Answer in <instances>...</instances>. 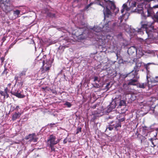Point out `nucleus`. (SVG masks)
<instances>
[{
  "mask_svg": "<svg viewBox=\"0 0 158 158\" xmlns=\"http://www.w3.org/2000/svg\"><path fill=\"white\" fill-rule=\"evenodd\" d=\"M154 23V21L152 18H151L150 17H145V19L140 22L141 28L139 29L137 31H135V32H134V34L136 35L137 33L142 32V30H146L148 29L153 27V25Z\"/></svg>",
  "mask_w": 158,
  "mask_h": 158,
  "instance_id": "1",
  "label": "nucleus"
},
{
  "mask_svg": "<svg viewBox=\"0 0 158 158\" xmlns=\"http://www.w3.org/2000/svg\"><path fill=\"white\" fill-rule=\"evenodd\" d=\"M148 35V39H146V42L148 43L149 39H154L158 36V30L157 29L154 28V26L147 29L145 30Z\"/></svg>",
  "mask_w": 158,
  "mask_h": 158,
  "instance_id": "2",
  "label": "nucleus"
},
{
  "mask_svg": "<svg viewBox=\"0 0 158 158\" xmlns=\"http://www.w3.org/2000/svg\"><path fill=\"white\" fill-rule=\"evenodd\" d=\"M114 8H112L111 5H108L105 7V8L104 10V13L105 17H109V15H111V12L110 10L113 11L114 12L115 10H116L118 11H119L118 8L117 9L116 6L114 4Z\"/></svg>",
  "mask_w": 158,
  "mask_h": 158,
  "instance_id": "3",
  "label": "nucleus"
},
{
  "mask_svg": "<svg viewBox=\"0 0 158 158\" xmlns=\"http://www.w3.org/2000/svg\"><path fill=\"white\" fill-rule=\"evenodd\" d=\"M51 64L49 60L46 61V63L44 60L43 61V65L41 69V71L43 73L50 70L51 67Z\"/></svg>",
  "mask_w": 158,
  "mask_h": 158,
  "instance_id": "4",
  "label": "nucleus"
},
{
  "mask_svg": "<svg viewBox=\"0 0 158 158\" xmlns=\"http://www.w3.org/2000/svg\"><path fill=\"white\" fill-rule=\"evenodd\" d=\"M99 5L102 7H103L104 8H105V7L108 5H111L112 8H113L115 7L114 2L110 0H107V1L106 0H102L100 2Z\"/></svg>",
  "mask_w": 158,
  "mask_h": 158,
  "instance_id": "5",
  "label": "nucleus"
},
{
  "mask_svg": "<svg viewBox=\"0 0 158 158\" xmlns=\"http://www.w3.org/2000/svg\"><path fill=\"white\" fill-rule=\"evenodd\" d=\"M38 139V138L36 136L35 133L30 134L26 136L25 137V139L26 140L29 139V141L30 142H37Z\"/></svg>",
  "mask_w": 158,
  "mask_h": 158,
  "instance_id": "6",
  "label": "nucleus"
},
{
  "mask_svg": "<svg viewBox=\"0 0 158 158\" xmlns=\"http://www.w3.org/2000/svg\"><path fill=\"white\" fill-rule=\"evenodd\" d=\"M27 70V69H24L23 70L19 73V76H17L16 75L15 76V79L16 81H21L22 79V77L23 76H26Z\"/></svg>",
  "mask_w": 158,
  "mask_h": 158,
  "instance_id": "7",
  "label": "nucleus"
},
{
  "mask_svg": "<svg viewBox=\"0 0 158 158\" xmlns=\"http://www.w3.org/2000/svg\"><path fill=\"white\" fill-rule=\"evenodd\" d=\"M85 31V28H79L75 32V34L77 36H80L79 38L81 39H85V37H82L84 34Z\"/></svg>",
  "mask_w": 158,
  "mask_h": 158,
  "instance_id": "8",
  "label": "nucleus"
},
{
  "mask_svg": "<svg viewBox=\"0 0 158 158\" xmlns=\"http://www.w3.org/2000/svg\"><path fill=\"white\" fill-rule=\"evenodd\" d=\"M56 137L53 135H51L49 136L48 140V143L49 145H56Z\"/></svg>",
  "mask_w": 158,
  "mask_h": 158,
  "instance_id": "9",
  "label": "nucleus"
},
{
  "mask_svg": "<svg viewBox=\"0 0 158 158\" xmlns=\"http://www.w3.org/2000/svg\"><path fill=\"white\" fill-rule=\"evenodd\" d=\"M8 2H9V0H6V2L3 3L4 6V7H2V8L6 12L10 11L11 10L10 4L8 3Z\"/></svg>",
  "mask_w": 158,
  "mask_h": 158,
  "instance_id": "10",
  "label": "nucleus"
},
{
  "mask_svg": "<svg viewBox=\"0 0 158 158\" xmlns=\"http://www.w3.org/2000/svg\"><path fill=\"white\" fill-rule=\"evenodd\" d=\"M149 140L151 141L152 143V145L151 147H155L156 145L157 144L156 142V140H158V139L157 138L156 135H155L154 137L148 139Z\"/></svg>",
  "mask_w": 158,
  "mask_h": 158,
  "instance_id": "11",
  "label": "nucleus"
},
{
  "mask_svg": "<svg viewBox=\"0 0 158 158\" xmlns=\"http://www.w3.org/2000/svg\"><path fill=\"white\" fill-rule=\"evenodd\" d=\"M11 93L12 94L19 98H23L25 97V95L21 94L20 93L18 92V91L15 92L11 91Z\"/></svg>",
  "mask_w": 158,
  "mask_h": 158,
  "instance_id": "12",
  "label": "nucleus"
},
{
  "mask_svg": "<svg viewBox=\"0 0 158 158\" xmlns=\"http://www.w3.org/2000/svg\"><path fill=\"white\" fill-rule=\"evenodd\" d=\"M117 101L113 102L110 104L109 105V107L108 108L107 111L109 112L111 111L117 105Z\"/></svg>",
  "mask_w": 158,
  "mask_h": 158,
  "instance_id": "13",
  "label": "nucleus"
},
{
  "mask_svg": "<svg viewBox=\"0 0 158 158\" xmlns=\"http://www.w3.org/2000/svg\"><path fill=\"white\" fill-rule=\"evenodd\" d=\"M138 72L135 70H134L131 73H129V76H131L132 78H138L139 77H137Z\"/></svg>",
  "mask_w": 158,
  "mask_h": 158,
  "instance_id": "14",
  "label": "nucleus"
},
{
  "mask_svg": "<svg viewBox=\"0 0 158 158\" xmlns=\"http://www.w3.org/2000/svg\"><path fill=\"white\" fill-rule=\"evenodd\" d=\"M147 17L152 16V15H154L155 14L153 11V10L152 8H149L147 9Z\"/></svg>",
  "mask_w": 158,
  "mask_h": 158,
  "instance_id": "15",
  "label": "nucleus"
},
{
  "mask_svg": "<svg viewBox=\"0 0 158 158\" xmlns=\"http://www.w3.org/2000/svg\"><path fill=\"white\" fill-rule=\"evenodd\" d=\"M21 115V114L19 112L18 113L15 112L13 114L12 120L13 121L16 120L18 118H19Z\"/></svg>",
  "mask_w": 158,
  "mask_h": 158,
  "instance_id": "16",
  "label": "nucleus"
},
{
  "mask_svg": "<svg viewBox=\"0 0 158 158\" xmlns=\"http://www.w3.org/2000/svg\"><path fill=\"white\" fill-rule=\"evenodd\" d=\"M92 30L94 32L96 33H99L102 31V28L99 26L94 27L92 28Z\"/></svg>",
  "mask_w": 158,
  "mask_h": 158,
  "instance_id": "17",
  "label": "nucleus"
},
{
  "mask_svg": "<svg viewBox=\"0 0 158 158\" xmlns=\"http://www.w3.org/2000/svg\"><path fill=\"white\" fill-rule=\"evenodd\" d=\"M135 65L134 67V70L136 71H138L139 70V69L140 68V67L141 66L142 63L136 62L135 63Z\"/></svg>",
  "mask_w": 158,
  "mask_h": 158,
  "instance_id": "18",
  "label": "nucleus"
},
{
  "mask_svg": "<svg viewBox=\"0 0 158 158\" xmlns=\"http://www.w3.org/2000/svg\"><path fill=\"white\" fill-rule=\"evenodd\" d=\"M115 130L118 131L121 127V123L119 122L116 121L115 123Z\"/></svg>",
  "mask_w": 158,
  "mask_h": 158,
  "instance_id": "19",
  "label": "nucleus"
},
{
  "mask_svg": "<svg viewBox=\"0 0 158 158\" xmlns=\"http://www.w3.org/2000/svg\"><path fill=\"white\" fill-rule=\"evenodd\" d=\"M117 105L119 106H125L126 105V102L123 100H120L118 102H117Z\"/></svg>",
  "mask_w": 158,
  "mask_h": 158,
  "instance_id": "20",
  "label": "nucleus"
},
{
  "mask_svg": "<svg viewBox=\"0 0 158 158\" xmlns=\"http://www.w3.org/2000/svg\"><path fill=\"white\" fill-rule=\"evenodd\" d=\"M137 81V79H131L129 81L128 83V85H135V83Z\"/></svg>",
  "mask_w": 158,
  "mask_h": 158,
  "instance_id": "21",
  "label": "nucleus"
},
{
  "mask_svg": "<svg viewBox=\"0 0 158 158\" xmlns=\"http://www.w3.org/2000/svg\"><path fill=\"white\" fill-rule=\"evenodd\" d=\"M136 51L135 48L134 46L130 47L128 49V52L130 53H133Z\"/></svg>",
  "mask_w": 158,
  "mask_h": 158,
  "instance_id": "22",
  "label": "nucleus"
},
{
  "mask_svg": "<svg viewBox=\"0 0 158 158\" xmlns=\"http://www.w3.org/2000/svg\"><path fill=\"white\" fill-rule=\"evenodd\" d=\"M5 69L3 71L1 75L2 76L6 75L7 77V74L8 73L9 70L7 69V68L5 67V65L4 66Z\"/></svg>",
  "mask_w": 158,
  "mask_h": 158,
  "instance_id": "23",
  "label": "nucleus"
},
{
  "mask_svg": "<svg viewBox=\"0 0 158 158\" xmlns=\"http://www.w3.org/2000/svg\"><path fill=\"white\" fill-rule=\"evenodd\" d=\"M150 18L153 19L154 21V23L156 22H158V14L157 13L156 15H154L152 17Z\"/></svg>",
  "mask_w": 158,
  "mask_h": 158,
  "instance_id": "24",
  "label": "nucleus"
},
{
  "mask_svg": "<svg viewBox=\"0 0 158 158\" xmlns=\"http://www.w3.org/2000/svg\"><path fill=\"white\" fill-rule=\"evenodd\" d=\"M137 86L138 87L144 89L146 86V84L144 83H139L137 85Z\"/></svg>",
  "mask_w": 158,
  "mask_h": 158,
  "instance_id": "25",
  "label": "nucleus"
},
{
  "mask_svg": "<svg viewBox=\"0 0 158 158\" xmlns=\"http://www.w3.org/2000/svg\"><path fill=\"white\" fill-rule=\"evenodd\" d=\"M151 63H148L146 64H145L144 65V67L146 69L147 71H149V70L150 69V65L151 64Z\"/></svg>",
  "mask_w": 158,
  "mask_h": 158,
  "instance_id": "26",
  "label": "nucleus"
},
{
  "mask_svg": "<svg viewBox=\"0 0 158 158\" xmlns=\"http://www.w3.org/2000/svg\"><path fill=\"white\" fill-rule=\"evenodd\" d=\"M41 89L43 90H44L45 92L49 91L50 90L51 91H52V89H51L48 86H46L45 87H42Z\"/></svg>",
  "mask_w": 158,
  "mask_h": 158,
  "instance_id": "27",
  "label": "nucleus"
},
{
  "mask_svg": "<svg viewBox=\"0 0 158 158\" xmlns=\"http://www.w3.org/2000/svg\"><path fill=\"white\" fill-rule=\"evenodd\" d=\"M15 110H16L15 105H11L10 111L12 112Z\"/></svg>",
  "mask_w": 158,
  "mask_h": 158,
  "instance_id": "28",
  "label": "nucleus"
},
{
  "mask_svg": "<svg viewBox=\"0 0 158 158\" xmlns=\"http://www.w3.org/2000/svg\"><path fill=\"white\" fill-rule=\"evenodd\" d=\"M47 15L49 17L53 18L55 17V14L54 13H52L50 12L48 13Z\"/></svg>",
  "mask_w": 158,
  "mask_h": 158,
  "instance_id": "29",
  "label": "nucleus"
},
{
  "mask_svg": "<svg viewBox=\"0 0 158 158\" xmlns=\"http://www.w3.org/2000/svg\"><path fill=\"white\" fill-rule=\"evenodd\" d=\"M151 81L154 83L158 82V77H156L153 80H151Z\"/></svg>",
  "mask_w": 158,
  "mask_h": 158,
  "instance_id": "30",
  "label": "nucleus"
},
{
  "mask_svg": "<svg viewBox=\"0 0 158 158\" xmlns=\"http://www.w3.org/2000/svg\"><path fill=\"white\" fill-rule=\"evenodd\" d=\"M143 132L144 133L147 132V131H148V128L146 126H144L143 127Z\"/></svg>",
  "mask_w": 158,
  "mask_h": 158,
  "instance_id": "31",
  "label": "nucleus"
},
{
  "mask_svg": "<svg viewBox=\"0 0 158 158\" xmlns=\"http://www.w3.org/2000/svg\"><path fill=\"white\" fill-rule=\"evenodd\" d=\"M131 7L133 8L134 7H136V2L135 1H132L131 3Z\"/></svg>",
  "mask_w": 158,
  "mask_h": 158,
  "instance_id": "32",
  "label": "nucleus"
},
{
  "mask_svg": "<svg viewBox=\"0 0 158 158\" xmlns=\"http://www.w3.org/2000/svg\"><path fill=\"white\" fill-rule=\"evenodd\" d=\"M64 105L68 107H70L72 106L71 104L68 102H66Z\"/></svg>",
  "mask_w": 158,
  "mask_h": 158,
  "instance_id": "33",
  "label": "nucleus"
},
{
  "mask_svg": "<svg viewBox=\"0 0 158 158\" xmlns=\"http://www.w3.org/2000/svg\"><path fill=\"white\" fill-rule=\"evenodd\" d=\"M81 127H78L77 129V132L76 134H78L81 131Z\"/></svg>",
  "mask_w": 158,
  "mask_h": 158,
  "instance_id": "34",
  "label": "nucleus"
},
{
  "mask_svg": "<svg viewBox=\"0 0 158 158\" xmlns=\"http://www.w3.org/2000/svg\"><path fill=\"white\" fill-rule=\"evenodd\" d=\"M54 145H49L50 147L51 148V150L52 151H55V148H54Z\"/></svg>",
  "mask_w": 158,
  "mask_h": 158,
  "instance_id": "35",
  "label": "nucleus"
},
{
  "mask_svg": "<svg viewBox=\"0 0 158 158\" xmlns=\"http://www.w3.org/2000/svg\"><path fill=\"white\" fill-rule=\"evenodd\" d=\"M118 121L117 122H120V123H121V122H122L124 121L125 120V118L124 117H123L122 118H119L118 119Z\"/></svg>",
  "mask_w": 158,
  "mask_h": 158,
  "instance_id": "36",
  "label": "nucleus"
},
{
  "mask_svg": "<svg viewBox=\"0 0 158 158\" xmlns=\"http://www.w3.org/2000/svg\"><path fill=\"white\" fill-rule=\"evenodd\" d=\"M93 3L91 2L89 4L87 5L85 7V9L87 10L88 9L91 5H92Z\"/></svg>",
  "mask_w": 158,
  "mask_h": 158,
  "instance_id": "37",
  "label": "nucleus"
},
{
  "mask_svg": "<svg viewBox=\"0 0 158 158\" xmlns=\"http://www.w3.org/2000/svg\"><path fill=\"white\" fill-rule=\"evenodd\" d=\"M20 13V11L18 10H16L14 12V14L17 15H19Z\"/></svg>",
  "mask_w": 158,
  "mask_h": 158,
  "instance_id": "38",
  "label": "nucleus"
},
{
  "mask_svg": "<svg viewBox=\"0 0 158 158\" xmlns=\"http://www.w3.org/2000/svg\"><path fill=\"white\" fill-rule=\"evenodd\" d=\"M0 95L1 96H3L4 98L6 97V95H5V93H4L3 91L1 90H0Z\"/></svg>",
  "mask_w": 158,
  "mask_h": 158,
  "instance_id": "39",
  "label": "nucleus"
},
{
  "mask_svg": "<svg viewBox=\"0 0 158 158\" xmlns=\"http://www.w3.org/2000/svg\"><path fill=\"white\" fill-rule=\"evenodd\" d=\"M107 129H108L110 131H111L113 129L112 126L111 125H109V127L106 128V130Z\"/></svg>",
  "mask_w": 158,
  "mask_h": 158,
  "instance_id": "40",
  "label": "nucleus"
},
{
  "mask_svg": "<svg viewBox=\"0 0 158 158\" xmlns=\"http://www.w3.org/2000/svg\"><path fill=\"white\" fill-rule=\"evenodd\" d=\"M93 85L94 87L95 88H99L100 86L97 83H94Z\"/></svg>",
  "mask_w": 158,
  "mask_h": 158,
  "instance_id": "41",
  "label": "nucleus"
},
{
  "mask_svg": "<svg viewBox=\"0 0 158 158\" xmlns=\"http://www.w3.org/2000/svg\"><path fill=\"white\" fill-rule=\"evenodd\" d=\"M98 77H95L94 78V81H98V82H99L100 81V80H98Z\"/></svg>",
  "mask_w": 158,
  "mask_h": 158,
  "instance_id": "42",
  "label": "nucleus"
},
{
  "mask_svg": "<svg viewBox=\"0 0 158 158\" xmlns=\"http://www.w3.org/2000/svg\"><path fill=\"white\" fill-rule=\"evenodd\" d=\"M155 111L156 112H158V105H157L154 107V111Z\"/></svg>",
  "mask_w": 158,
  "mask_h": 158,
  "instance_id": "43",
  "label": "nucleus"
},
{
  "mask_svg": "<svg viewBox=\"0 0 158 158\" xmlns=\"http://www.w3.org/2000/svg\"><path fill=\"white\" fill-rule=\"evenodd\" d=\"M5 57H2L0 58V60L1 61V64H2L4 62V61L5 60Z\"/></svg>",
  "mask_w": 158,
  "mask_h": 158,
  "instance_id": "44",
  "label": "nucleus"
},
{
  "mask_svg": "<svg viewBox=\"0 0 158 158\" xmlns=\"http://www.w3.org/2000/svg\"><path fill=\"white\" fill-rule=\"evenodd\" d=\"M129 76V73L126 74H124V75H123V77L124 78H125Z\"/></svg>",
  "mask_w": 158,
  "mask_h": 158,
  "instance_id": "45",
  "label": "nucleus"
},
{
  "mask_svg": "<svg viewBox=\"0 0 158 158\" xmlns=\"http://www.w3.org/2000/svg\"><path fill=\"white\" fill-rule=\"evenodd\" d=\"M6 37L5 36H4L2 39V42H4L6 40Z\"/></svg>",
  "mask_w": 158,
  "mask_h": 158,
  "instance_id": "46",
  "label": "nucleus"
},
{
  "mask_svg": "<svg viewBox=\"0 0 158 158\" xmlns=\"http://www.w3.org/2000/svg\"><path fill=\"white\" fill-rule=\"evenodd\" d=\"M123 8H124V9H125V8H127V6L126 4H124L123 5Z\"/></svg>",
  "mask_w": 158,
  "mask_h": 158,
  "instance_id": "47",
  "label": "nucleus"
},
{
  "mask_svg": "<svg viewBox=\"0 0 158 158\" xmlns=\"http://www.w3.org/2000/svg\"><path fill=\"white\" fill-rule=\"evenodd\" d=\"M8 88H6L4 89L5 93H7Z\"/></svg>",
  "mask_w": 158,
  "mask_h": 158,
  "instance_id": "48",
  "label": "nucleus"
},
{
  "mask_svg": "<svg viewBox=\"0 0 158 158\" xmlns=\"http://www.w3.org/2000/svg\"><path fill=\"white\" fill-rule=\"evenodd\" d=\"M5 95H6V98H8V97H9V94H8L7 93H5Z\"/></svg>",
  "mask_w": 158,
  "mask_h": 158,
  "instance_id": "49",
  "label": "nucleus"
},
{
  "mask_svg": "<svg viewBox=\"0 0 158 158\" xmlns=\"http://www.w3.org/2000/svg\"><path fill=\"white\" fill-rule=\"evenodd\" d=\"M16 110L18 111V109H19V106H15Z\"/></svg>",
  "mask_w": 158,
  "mask_h": 158,
  "instance_id": "50",
  "label": "nucleus"
},
{
  "mask_svg": "<svg viewBox=\"0 0 158 158\" xmlns=\"http://www.w3.org/2000/svg\"><path fill=\"white\" fill-rule=\"evenodd\" d=\"M67 141L66 140V139H64L63 140V143L64 144H65L67 143Z\"/></svg>",
  "mask_w": 158,
  "mask_h": 158,
  "instance_id": "51",
  "label": "nucleus"
},
{
  "mask_svg": "<svg viewBox=\"0 0 158 158\" xmlns=\"http://www.w3.org/2000/svg\"><path fill=\"white\" fill-rule=\"evenodd\" d=\"M111 125L112 126L113 128H114L115 129V123Z\"/></svg>",
  "mask_w": 158,
  "mask_h": 158,
  "instance_id": "52",
  "label": "nucleus"
},
{
  "mask_svg": "<svg viewBox=\"0 0 158 158\" xmlns=\"http://www.w3.org/2000/svg\"><path fill=\"white\" fill-rule=\"evenodd\" d=\"M108 23H107V24H106L104 26V27H108Z\"/></svg>",
  "mask_w": 158,
  "mask_h": 158,
  "instance_id": "53",
  "label": "nucleus"
},
{
  "mask_svg": "<svg viewBox=\"0 0 158 158\" xmlns=\"http://www.w3.org/2000/svg\"><path fill=\"white\" fill-rule=\"evenodd\" d=\"M16 42H13L10 45H11L13 47V45H15V44L16 43Z\"/></svg>",
  "mask_w": 158,
  "mask_h": 158,
  "instance_id": "54",
  "label": "nucleus"
},
{
  "mask_svg": "<svg viewBox=\"0 0 158 158\" xmlns=\"http://www.w3.org/2000/svg\"><path fill=\"white\" fill-rule=\"evenodd\" d=\"M124 11V8H123L121 10V12L122 13H123Z\"/></svg>",
  "mask_w": 158,
  "mask_h": 158,
  "instance_id": "55",
  "label": "nucleus"
},
{
  "mask_svg": "<svg viewBox=\"0 0 158 158\" xmlns=\"http://www.w3.org/2000/svg\"><path fill=\"white\" fill-rule=\"evenodd\" d=\"M60 139H57V140H56V144L58 143L60 141Z\"/></svg>",
  "mask_w": 158,
  "mask_h": 158,
  "instance_id": "56",
  "label": "nucleus"
},
{
  "mask_svg": "<svg viewBox=\"0 0 158 158\" xmlns=\"http://www.w3.org/2000/svg\"><path fill=\"white\" fill-rule=\"evenodd\" d=\"M56 124V123H51L49 125H50V126H52V125H55Z\"/></svg>",
  "mask_w": 158,
  "mask_h": 158,
  "instance_id": "57",
  "label": "nucleus"
},
{
  "mask_svg": "<svg viewBox=\"0 0 158 158\" xmlns=\"http://www.w3.org/2000/svg\"><path fill=\"white\" fill-rule=\"evenodd\" d=\"M119 36H120L121 37L122 36V33H120V34H118L117 35V37H119Z\"/></svg>",
  "mask_w": 158,
  "mask_h": 158,
  "instance_id": "58",
  "label": "nucleus"
},
{
  "mask_svg": "<svg viewBox=\"0 0 158 158\" xmlns=\"http://www.w3.org/2000/svg\"><path fill=\"white\" fill-rule=\"evenodd\" d=\"M156 0L158 2V0ZM153 7L155 8H158V5L153 6Z\"/></svg>",
  "mask_w": 158,
  "mask_h": 158,
  "instance_id": "59",
  "label": "nucleus"
},
{
  "mask_svg": "<svg viewBox=\"0 0 158 158\" xmlns=\"http://www.w3.org/2000/svg\"><path fill=\"white\" fill-rule=\"evenodd\" d=\"M13 46H12L11 45H10L8 48V50L10 49L11 48H12Z\"/></svg>",
  "mask_w": 158,
  "mask_h": 158,
  "instance_id": "60",
  "label": "nucleus"
},
{
  "mask_svg": "<svg viewBox=\"0 0 158 158\" xmlns=\"http://www.w3.org/2000/svg\"><path fill=\"white\" fill-rule=\"evenodd\" d=\"M123 16H122V17L121 18V19H120V22H122V21H123Z\"/></svg>",
  "mask_w": 158,
  "mask_h": 158,
  "instance_id": "61",
  "label": "nucleus"
},
{
  "mask_svg": "<svg viewBox=\"0 0 158 158\" xmlns=\"http://www.w3.org/2000/svg\"><path fill=\"white\" fill-rule=\"evenodd\" d=\"M96 106H97L96 105H94V106H93V108L94 109V108H95L96 107Z\"/></svg>",
  "mask_w": 158,
  "mask_h": 158,
  "instance_id": "62",
  "label": "nucleus"
},
{
  "mask_svg": "<svg viewBox=\"0 0 158 158\" xmlns=\"http://www.w3.org/2000/svg\"><path fill=\"white\" fill-rule=\"evenodd\" d=\"M110 85V83H107V85H106V87H108L109 85Z\"/></svg>",
  "mask_w": 158,
  "mask_h": 158,
  "instance_id": "63",
  "label": "nucleus"
},
{
  "mask_svg": "<svg viewBox=\"0 0 158 158\" xmlns=\"http://www.w3.org/2000/svg\"><path fill=\"white\" fill-rule=\"evenodd\" d=\"M152 0H145V1H146L148 2H149L152 1Z\"/></svg>",
  "mask_w": 158,
  "mask_h": 158,
  "instance_id": "64",
  "label": "nucleus"
}]
</instances>
